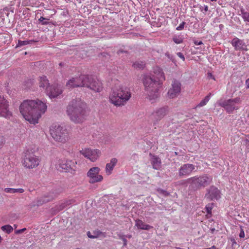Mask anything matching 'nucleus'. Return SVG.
Masks as SVG:
<instances>
[{"label":"nucleus","mask_w":249,"mask_h":249,"mask_svg":"<svg viewBox=\"0 0 249 249\" xmlns=\"http://www.w3.org/2000/svg\"><path fill=\"white\" fill-rule=\"evenodd\" d=\"M19 111L24 118L32 124H36L46 110L45 103L39 100H27L20 105Z\"/></svg>","instance_id":"1"},{"label":"nucleus","mask_w":249,"mask_h":249,"mask_svg":"<svg viewBox=\"0 0 249 249\" xmlns=\"http://www.w3.org/2000/svg\"><path fill=\"white\" fill-rule=\"evenodd\" d=\"M66 112L72 122L82 123L87 116V105L80 99H73L69 103Z\"/></svg>","instance_id":"2"},{"label":"nucleus","mask_w":249,"mask_h":249,"mask_svg":"<svg viewBox=\"0 0 249 249\" xmlns=\"http://www.w3.org/2000/svg\"><path fill=\"white\" fill-rule=\"evenodd\" d=\"M142 82L149 100L154 102L159 96V90L162 84L149 74L143 75Z\"/></svg>","instance_id":"3"},{"label":"nucleus","mask_w":249,"mask_h":249,"mask_svg":"<svg viewBox=\"0 0 249 249\" xmlns=\"http://www.w3.org/2000/svg\"><path fill=\"white\" fill-rule=\"evenodd\" d=\"M142 82L149 100L154 102L159 96V90L162 84L149 74L143 75Z\"/></svg>","instance_id":"4"},{"label":"nucleus","mask_w":249,"mask_h":249,"mask_svg":"<svg viewBox=\"0 0 249 249\" xmlns=\"http://www.w3.org/2000/svg\"><path fill=\"white\" fill-rule=\"evenodd\" d=\"M131 95V92L128 88L119 86L110 95L109 101L116 106H123L129 100Z\"/></svg>","instance_id":"5"},{"label":"nucleus","mask_w":249,"mask_h":249,"mask_svg":"<svg viewBox=\"0 0 249 249\" xmlns=\"http://www.w3.org/2000/svg\"><path fill=\"white\" fill-rule=\"evenodd\" d=\"M50 132L54 140L58 142L65 143L70 139V132L65 126L53 124L50 127Z\"/></svg>","instance_id":"6"},{"label":"nucleus","mask_w":249,"mask_h":249,"mask_svg":"<svg viewBox=\"0 0 249 249\" xmlns=\"http://www.w3.org/2000/svg\"><path fill=\"white\" fill-rule=\"evenodd\" d=\"M33 148H28L24 152V156L22 160L23 166L27 169L36 168L40 164L41 160L39 157L33 153Z\"/></svg>","instance_id":"7"},{"label":"nucleus","mask_w":249,"mask_h":249,"mask_svg":"<svg viewBox=\"0 0 249 249\" xmlns=\"http://www.w3.org/2000/svg\"><path fill=\"white\" fill-rule=\"evenodd\" d=\"M242 103L241 98L239 97L235 98H230L226 100L221 99L218 102V105L224 108L228 113H232L240 108Z\"/></svg>","instance_id":"8"},{"label":"nucleus","mask_w":249,"mask_h":249,"mask_svg":"<svg viewBox=\"0 0 249 249\" xmlns=\"http://www.w3.org/2000/svg\"><path fill=\"white\" fill-rule=\"evenodd\" d=\"M212 178L207 175L200 177H193L188 178L186 180V183L190 184L192 187L199 188L204 187L211 182Z\"/></svg>","instance_id":"9"},{"label":"nucleus","mask_w":249,"mask_h":249,"mask_svg":"<svg viewBox=\"0 0 249 249\" xmlns=\"http://www.w3.org/2000/svg\"><path fill=\"white\" fill-rule=\"evenodd\" d=\"M100 171L101 169L98 167H93L89 169L87 173V177L89 183L94 184L103 180V176L99 174Z\"/></svg>","instance_id":"10"},{"label":"nucleus","mask_w":249,"mask_h":249,"mask_svg":"<svg viewBox=\"0 0 249 249\" xmlns=\"http://www.w3.org/2000/svg\"><path fill=\"white\" fill-rule=\"evenodd\" d=\"M87 75H82L79 76L72 77L67 82L66 87L68 89L79 87H85Z\"/></svg>","instance_id":"11"},{"label":"nucleus","mask_w":249,"mask_h":249,"mask_svg":"<svg viewBox=\"0 0 249 249\" xmlns=\"http://www.w3.org/2000/svg\"><path fill=\"white\" fill-rule=\"evenodd\" d=\"M9 107L8 101L3 96L0 95V117L10 119L12 116V113L9 110Z\"/></svg>","instance_id":"12"},{"label":"nucleus","mask_w":249,"mask_h":249,"mask_svg":"<svg viewBox=\"0 0 249 249\" xmlns=\"http://www.w3.org/2000/svg\"><path fill=\"white\" fill-rule=\"evenodd\" d=\"M87 78L88 79L86 80L85 87L97 92H101L102 90L103 85L100 81L88 75H87Z\"/></svg>","instance_id":"13"},{"label":"nucleus","mask_w":249,"mask_h":249,"mask_svg":"<svg viewBox=\"0 0 249 249\" xmlns=\"http://www.w3.org/2000/svg\"><path fill=\"white\" fill-rule=\"evenodd\" d=\"M81 154L92 162L97 160L101 155L100 151L97 149L85 148L80 151Z\"/></svg>","instance_id":"14"},{"label":"nucleus","mask_w":249,"mask_h":249,"mask_svg":"<svg viewBox=\"0 0 249 249\" xmlns=\"http://www.w3.org/2000/svg\"><path fill=\"white\" fill-rule=\"evenodd\" d=\"M180 90V83L177 80H174L172 82L171 88L168 90V96L170 98H174L179 94Z\"/></svg>","instance_id":"15"},{"label":"nucleus","mask_w":249,"mask_h":249,"mask_svg":"<svg viewBox=\"0 0 249 249\" xmlns=\"http://www.w3.org/2000/svg\"><path fill=\"white\" fill-rule=\"evenodd\" d=\"M75 162L71 160H60L58 162L57 167L62 171L68 172L75 166Z\"/></svg>","instance_id":"16"},{"label":"nucleus","mask_w":249,"mask_h":249,"mask_svg":"<svg viewBox=\"0 0 249 249\" xmlns=\"http://www.w3.org/2000/svg\"><path fill=\"white\" fill-rule=\"evenodd\" d=\"M220 191L214 186H211L207 190L205 198L209 200H218L220 198Z\"/></svg>","instance_id":"17"},{"label":"nucleus","mask_w":249,"mask_h":249,"mask_svg":"<svg viewBox=\"0 0 249 249\" xmlns=\"http://www.w3.org/2000/svg\"><path fill=\"white\" fill-rule=\"evenodd\" d=\"M46 93L50 98H54L62 94V90L60 86L53 85Z\"/></svg>","instance_id":"18"},{"label":"nucleus","mask_w":249,"mask_h":249,"mask_svg":"<svg viewBox=\"0 0 249 249\" xmlns=\"http://www.w3.org/2000/svg\"><path fill=\"white\" fill-rule=\"evenodd\" d=\"M195 170V166L192 164H185L182 165L179 170L180 176H188Z\"/></svg>","instance_id":"19"},{"label":"nucleus","mask_w":249,"mask_h":249,"mask_svg":"<svg viewBox=\"0 0 249 249\" xmlns=\"http://www.w3.org/2000/svg\"><path fill=\"white\" fill-rule=\"evenodd\" d=\"M152 72L156 77L158 82L162 84L163 81L165 80V76L162 70L159 66H155L153 68Z\"/></svg>","instance_id":"20"},{"label":"nucleus","mask_w":249,"mask_h":249,"mask_svg":"<svg viewBox=\"0 0 249 249\" xmlns=\"http://www.w3.org/2000/svg\"><path fill=\"white\" fill-rule=\"evenodd\" d=\"M231 43L236 50H247V46L244 42L237 37L234 38L231 40Z\"/></svg>","instance_id":"21"},{"label":"nucleus","mask_w":249,"mask_h":249,"mask_svg":"<svg viewBox=\"0 0 249 249\" xmlns=\"http://www.w3.org/2000/svg\"><path fill=\"white\" fill-rule=\"evenodd\" d=\"M53 196L44 195L41 197L38 198L36 201H35L33 202V206H41L43 204L51 201L53 200Z\"/></svg>","instance_id":"22"},{"label":"nucleus","mask_w":249,"mask_h":249,"mask_svg":"<svg viewBox=\"0 0 249 249\" xmlns=\"http://www.w3.org/2000/svg\"><path fill=\"white\" fill-rule=\"evenodd\" d=\"M117 162V159L115 158H113L111 159L109 162L107 163L105 167V172L107 175H110L111 174Z\"/></svg>","instance_id":"23"},{"label":"nucleus","mask_w":249,"mask_h":249,"mask_svg":"<svg viewBox=\"0 0 249 249\" xmlns=\"http://www.w3.org/2000/svg\"><path fill=\"white\" fill-rule=\"evenodd\" d=\"M39 87L45 89L46 92L47 90L49 89V88L51 87L48 80L46 76H43L39 77Z\"/></svg>","instance_id":"24"},{"label":"nucleus","mask_w":249,"mask_h":249,"mask_svg":"<svg viewBox=\"0 0 249 249\" xmlns=\"http://www.w3.org/2000/svg\"><path fill=\"white\" fill-rule=\"evenodd\" d=\"M150 161L153 166V168L156 170L160 169L161 167V161L159 157L152 155L151 154H150Z\"/></svg>","instance_id":"25"},{"label":"nucleus","mask_w":249,"mask_h":249,"mask_svg":"<svg viewBox=\"0 0 249 249\" xmlns=\"http://www.w3.org/2000/svg\"><path fill=\"white\" fill-rule=\"evenodd\" d=\"M166 110L164 108H160L158 109L153 114V116L157 120H160L166 114Z\"/></svg>","instance_id":"26"},{"label":"nucleus","mask_w":249,"mask_h":249,"mask_svg":"<svg viewBox=\"0 0 249 249\" xmlns=\"http://www.w3.org/2000/svg\"><path fill=\"white\" fill-rule=\"evenodd\" d=\"M135 221H136L135 225H136V226H137V227L138 229L148 230L150 228H152L151 226H150L148 225L145 224L142 220H141L139 219H136Z\"/></svg>","instance_id":"27"},{"label":"nucleus","mask_w":249,"mask_h":249,"mask_svg":"<svg viewBox=\"0 0 249 249\" xmlns=\"http://www.w3.org/2000/svg\"><path fill=\"white\" fill-rule=\"evenodd\" d=\"M4 192L9 194H22L25 192V190L23 188H6L3 190Z\"/></svg>","instance_id":"28"},{"label":"nucleus","mask_w":249,"mask_h":249,"mask_svg":"<svg viewBox=\"0 0 249 249\" xmlns=\"http://www.w3.org/2000/svg\"><path fill=\"white\" fill-rule=\"evenodd\" d=\"M211 96V94L209 93L208 95H207L201 101V102L197 105L195 108H197L199 107H202L204 106H205L208 102L209 101Z\"/></svg>","instance_id":"29"},{"label":"nucleus","mask_w":249,"mask_h":249,"mask_svg":"<svg viewBox=\"0 0 249 249\" xmlns=\"http://www.w3.org/2000/svg\"><path fill=\"white\" fill-rule=\"evenodd\" d=\"M93 238H97L100 237H103L104 238L107 236L106 233L101 231L99 230H95L93 231Z\"/></svg>","instance_id":"30"},{"label":"nucleus","mask_w":249,"mask_h":249,"mask_svg":"<svg viewBox=\"0 0 249 249\" xmlns=\"http://www.w3.org/2000/svg\"><path fill=\"white\" fill-rule=\"evenodd\" d=\"M214 207V204L213 203H209L206 206L205 209L207 212V218L212 216V210Z\"/></svg>","instance_id":"31"},{"label":"nucleus","mask_w":249,"mask_h":249,"mask_svg":"<svg viewBox=\"0 0 249 249\" xmlns=\"http://www.w3.org/2000/svg\"><path fill=\"white\" fill-rule=\"evenodd\" d=\"M67 207L66 205V204L65 203V201L64 200L60 201L59 203H58L55 207H54V209H56L57 212L60 211L61 210H63L64 208Z\"/></svg>","instance_id":"32"},{"label":"nucleus","mask_w":249,"mask_h":249,"mask_svg":"<svg viewBox=\"0 0 249 249\" xmlns=\"http://www.w3.org/2000/svg\"><path fill=\"white\" fill-rule=\"evenodd\" d=\"M67 207L66 205V204L65 203V201L64 200L60 201L59 203H58L55 207H54V209H56L57 212L60 211L61 210H63L64 208Z\"/></svg>","instance_id":"33"},{"label":"nucleus","mask_w":249,"mask_h":249,"mask_svg":"<svg viewBox=\"0 0 249 249\" xmlns=\"http://www.w3.org/2000/svg\"><path fill=\"white\" fill-rule=\"evenodd\" d=\"M1 229L3 231H5L7 233H11L13 230L12 227L9 225L2 226Z\"/></svg>","instance_id":"34"},{"label":"nucleus","mask_w":249,"mask_h":249,"mask_svg":"<svg viewBox=\"0 0 249 249\" xmlns=\"http://www.w3.org/2000/svg\"><path fill=\"white\" fill-rule=\"evenodd\" d=\"M242 17L245 21L249 22V13L241 10Z\"/></svg>","instance_id":"35"},{"label":"nucleus","mask_w":249,"mask_h":249,"mask_svg":"<svg viewBox=\"0 0 249 249\" xmlns=\"http://www.w3.org/2000/svg\"><path fill=\"white\" fill-rule=\"evenodd\" d=\"M157 192L161 196H167L170 195L167 191L160 188L157 189Z\"/></svg>","instance_id":"36"},{"label":"nucleus","mask_w":249,"mask_h":249,"mask_svg":"<svg viewBox=\"0 0 249 249\" xmlns=\"http://www.w3.org/2000/svg\"><path fill=\"white\" fill-rule=\"evenodd\" d=\"M133 66L135 68L142 69L144 67V64L142 62H136Z\"/></svg>","instance_id":"37"},{"label":"nucleus","mask_w":249,"mask_h":249,"mask_svg":"<svg viewBox=\"0 0 249 249\" xmlns=\"http://www.w3.org/2000/svg\"><path fill=\"white\" fill-rule=\"evenodd\" d=\"M173 40L174 41V42L175 43H176V44H180V43H181L182 42H183V39L181 37L179 36H174L173 38Z\"/></svg>","instance_id":"38"},{"label":"nucleus","mask_w":249,"mask_h":249,"mask_svg":"<svg viewBox=\"0 0 249 249\" xmlns=\"http://www.w3.org/2000/svg\"><path fill=\"white\" fill-rule=\"evenodd\" d=\"M64 200L67 207L70 206L75 203V200L73 199H67Z\"/></svg>","instance_id":"39"},{"label":"nucleus","mask_w":249,"mask_h":249,"mask_svg":"<svg viewBox=\"0 0 249 249\" xmlns=\"http://www.w3.org/2000/svg\"><path fill=\"white\" fill-rule=\"evenodd\" d=\"M119 239L122 240L124 242V246H126L127 244V240L126 239L125 235H122L121 234H118Z\"/></svg>","instance_id":"40"},{"label":"nucleus","mask_w":249,"mask_h":249,"mask_svg":"<svg viewBox=\"0 0 249 249\" xmlns=\"http://www.w3.org/2000/svg\"><path fill=\"white\" fill-rule=\"evenodd\" d=\"M29 41L28 40H24V41L19 40L18 42V44L17 45V47H21V46L27 45V44H29Z\"/></svg>","instance_id":"41"},{"label":"nucleus","mask_w":249,"mask_h":249,"mask_svg":"<svg viewBox=\"0 0 249 249\" xmlns=\"http://www.w3.org/2000/svg\"><path fill=\"white\" fill-rule=\"evenodd\" d=\"M185 24V23L184 22H182V23H181L179 24V25L176 28V30L178 31H181V30H183L184 28Z\"/></svg>","instance_id":"42"},{"label":"nucleus","mask_w":249,"mask_h":249,"mask_svg":"<svg viewBox=\"0 0 249 249\" xmlns=\"http://www.w3.org/2000/svg\"><path fill=\"white\" fill-rule=\"evenodd\" d=\"M5 142V138L3 136H0V146L3 145Z\"/></svg>","instance_id":"43"},{"label":"nucleus","mask_w":249,"mask_h":249,"mask_svg":"<svg viewBox=\"0 0 249 249\" xmlns=\"http://www.w3.org/2000/svg\"><path fill=\"white\" fill-rule=\"evenodd\" d=\"M44 20H47V19L41 17H40V18L39 19V21H40V22H42V24L43 25H46L48 24V22L47 21H45L44 22Z\"/></svg>","instance_id":"44"},{"label":"nucleus","mask_w":249,"mask_h":249,"mask_svg":"<svg viewBox=\"0 0 249 249\" xmlns=\"http://www.w3.org/2000/svg\"><path fill=\"white\" fill-rule=\"evenodd\" d=\"M239 237L240 238H244L245 237V232L243 229L241 228V231L239 234Z\"/></svg>","instance_id":"45"},{"label":"nucleus","mask_w":249,"mask_h":249,"mask_svg":"<svg viewBox=\"0 0 249 249\" xmlns=\"http://www.w3.org/2000/svg\"><path fill=\"white\" fill-rule=\"evenodd\" d=\"M208 78L209 79H212L213 80H215L214 76L213 75V74L211 72H208L207 74Z\"/></svg>","instance_id":"46"},{"label":"nucleus","mask_w":249,"mask_h":249,"mask_svg":"<svg viewBox=\"0 0 249 249\" xmlns=\"http://www.w3.org/2000/svg\"><path fill=\"white\" fill-rule=\"evenodd\" d=\"M26 228H23V229H20V230H17L16 231L15 233L16 234H19V233H21L22 232H23L24 231H25L26 230Z\"/></svg>","instance_id":"47"},{"label":"nucleus","mask_w":249,"mask_h":249,"mask_svg":"<svg viewBox=\"0 0 249 249\" xmlns=\"http://www.w3.org/2000/svg\"><path fill=\"white\" fill-rule=\"evenodd\" d=\"M177 55H178V56H179L180 58H181V59H182L183 60H184L185 59V58H184V56H183V54L181 53H177Z\"/></svg>","instance_id":"48"},{"label":"nucleus","mask_w":249,"mask_h":249,"mask_svg":"<svg viewBox=\"0 0 249 249\" xmlns=\"http://www.w3.org/2000/svg\"><path fill=\"white\" fill-rule=\"evenodd\" d=\"M87 236L90 238H91V239H93V237H93V234H91V232L90 231H88L87 232Z\"/></svg>","instance_id":"49"},{"label":"nucleus","mask_w":249,"mask_h":249,"mask_svg":"<svg viewBox=\"0 0 249 249\" xmlns=\"http://www.w3.org/2000/svg\"><path fill=\"white\" fill-rule=\"evenodd\" d=\"M195 44L196 45H201L202 44V42L201 41H195Z\"/></svg>","instance_id":"50"},{"label":"nucleus","mask_w":249,"mask_h":249,"mask_svg":"<svg viewBox=\"0 0 249 249\" xmlns=\"http://www.w3.org/2000/svg\"><path fill=\"white\" fill-rule=\"evenodd\" d=\"M246 85L247 88H249V78L246 80Z\"/></svg>","instance_id":"51"},{"label":"nucleus","mask_w":249,"mask_h":249,"mask_svg":"<svg viewBox=\"0 0 249 249\" xmlns=\"http://www.w3.org/2000/svg\"><path fill=\"white\" fill-rule=\"evenodd\" d=\"M101 212H100V213H99V212H97V213H96V214L95 216H100V215H101Z\"/></svg>","instance_id":"52"},{"label":"nucleus","mask_w":249,"mask_h":249,"mask_svg":"<svg viewBox=\"0 0 249 249\" xmlns=\"http://www.w3.org/2000/svg\"><path fill=\"white\" fill-rule=\"evenodd\" d=\"M204 10L205 11H207L208 10V6H205V7H204Z\"/></svg>","instance_id":"53"},{"label":"nucleus","mask_w":249,"mask_h":249,"mask_svg":"<svg viewBox=\"0 0 249 249\" xmlns=\"http://www.w3.org/2000/svg\"><path fill=\"white\" fill-rule=\"evenodd\" d=\"M131 237H132V235H125V237H127V238H131Z\"/></svg>","instance_id":"54"},{"label":"nucleus","mask_w":249,"mask_h":249,"mask_svg":"<svg viewBox=\"0 0 249 249\" xmlns=\"http://www.w3.org/2000/svg\"><path fill=\"white\" fill-rule=\"evenodd\" d=\"M232 240H233V241H232V242H234V243H236V242H235V240H234V239H233Z\"/></svg>","instance_id":"55"},{"label":"nucleus","mask_w":249,"mask_h":249,"mask_svg":"<svg viewBox=\"0 0 249 249\" xmlns=\"http://www.w3.org/2000/svg\"><path fill=\"white\" fill-rule=\"evenodd\" d=\"M232 240H233V241H232V242H234V243H236V242H235V240H234V239H233Z\"/></svg>","instance_id":"56"},{"label":"nucleus","mask_w":249,"mask_h":249,"mask_svg":"<svg viewBox=\"0 0 249 249\" xmlns=\"http://www.w3.org/2000/svg\"><path fill=\"white\" fill-rule=\"evenodd\" d=\"M212 1H216L217 0H211Z\"/></svg>","instance_id":"57"},{"label":"nucleus","mask_w":249,"mask_h":249,"mask_svg":"<svg viewBox=\"0 0 249 249\" xmlns=\"http://www.w3.org/2000/svg\"><path fill=\"white\" fill-rule=\"evenodd\" d=\"M106 212V210H105V211H103V212H104V213H105V212Z\"/></svg>","instance_id":"58"}]
</instances>
